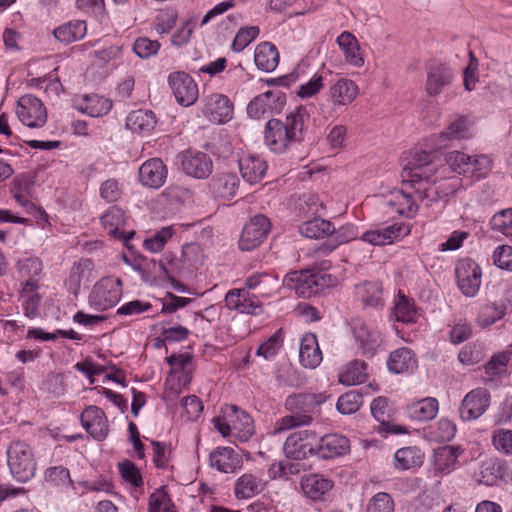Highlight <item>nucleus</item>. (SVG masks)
<instances>
[{"mask_svg":"<svg viewBox=\"0 0 512 512\" xmlns=\"http://www.w3.org/2000/svg\"><path fill=\"white\" fill-rule=\"evenodd\" d=\"M156 125L155 114L151 110L132 111L126 120V127L139 134L151 132Z\"/></svg>","mask_w":512,"mask_h":512,"instance_id":"nucleus-36","label":"nucleus"},{"mask_svg":"<svg viewBox=\"0 0 512 512\" xmlns=\"http://www.w3.org/2000/svg\"><path fill=\"white\" fill-rule=\"evenodd\" d=\"M33 185V177L29 174H22L13 180L11 193L17 203L24 207L28 214L42 218L46 216V213L29 200Z\"/></svg>","mask_w":512,"mask_h":512,"instance_id":"nucleus-18","label":"nucleus"},{"mask_svg":"<svg viewBox=\"0 0 512 512\" xmlns=\"http://www.w3.org/2000/svg\"><path fill=\"white\" fill-rule=\"evenodd\" d=\"M37 286L35 280H27L22 290V305L24 314L29 318H34L38 314L41 302V296L35 292Z\"/></svg>","mask_w":512,"mask_h":512,"instance_id":"nucleus-46","label":"nucleus"},{"mask_svg":"<svg viewBox=\"0 0 512 512\" xmlns=\"http://www.w3.org/2000/svg\"><path fill=\"white\" fill-rule=\"evenodd\" d=\"M173 236V229L170 226L163 227L161 230L157 231L150 238L144 240L143 245L145 249L150 252L156 253L161 251L166 242Z\"/></svg>","mask_w":512,"mask_h":512,"instance_id":"nucleus-55","label":"nucleus"},{"mask_svg":"<svg viewBox=\"0 0 512 512\" xmlns=\"http://www.w3.org/2000/svg\"><path fill=\"white\" fill-rule=\"evenodd\" d=\"M335 226L322 218L314 217L300 226V233L307 238H322L333 234Z\"/></svg>","mask_w":512,"mask_h":512,"instance_id":"nucleus-44","label":"nucleus"},{"mask_svg":"<svg viewBox=\"0 0 512 512\" xmlns=\"http://www.w3.org/2000/svg\"><path fill=\"white\" fill-rule=\"evenodd\" d=\"M299 358L301 364L306 368L313 369L321 363L322 352L315 334L306 333L303 335L300 342Z\"/></svg>","mask_w":512,"mask_h":512,"instance_id":"nucleus-30","label":"nucleus"},{"mask_svg":"<svg viewBox=\"0 0 512 512\" xmlns=\"http://www.w3.org/2000/svg\"><path fill=\"white\" fill-rule=\"evenodd\" d=\"M454 74L449 66L443 63H433L427 69L425 90L429 96H437L451 84Z\"/></svg>","mask_w":512,"mask_h":512,"instance_id":"nucleus-22","label":"nucleus"},{"mask_svg":"<svg viewBox=\"0 0 512 512\" xmlns=\"http://www.w3.org/2000/svg\"><path fill=\"white\" fill-rule=\"evenodd\" d=\"M417 366V359L411 349L402 347L390 353L387 367L395 374L413 371Z\"/></svg>","mask_w":512,"mask_h":512,"instance_id":"nucleus-32","label":"nucleus"},{"mask_svg":"<svg viewBox=\"0 0 512 512\" xmlns=\"http://www.w3.org/2000/svg\"><path fill=\"white\" fill-rule=\"evenodd\" d=\"M325 400L326 397L323 394L314 393H298L288 396L285 400V408L290 414L275 423L272 434L277 435L298 426L309 425L312 422V414Z\"/></svg>","mask_w":512,"mask_h":512,"instance_id":"nucleus-2","label":"nucleus"},{"mask_svg":"<svg viewBox=\"0 0 512 512\" xmlns=\"http://www.w3.org/2000/svg\"><path fill=\"white\" fill-rule=\"evenodd\" d=\"M271 229L270 220L262 215H255L242 229L239 248L243 251H251L257 248L268 236Z\"/></svg>","mask_w":512,"mask_h":512,"instance_id":"nucleus-11","label":"nucleus"},{"mask_svg":"<svg viewBox=\"0 0 512 512\" xmlns=\"http://www.w3.org/2000/svg\"><path fill=\"white\" fill-rule=\"evenodd\" d=\"M366 363L360 360H353L348 363L339 374V382L343 385L353 386L366 381Z\"/></svg>","mask_w":512,"mask_h":512,"instance_id":"nucleus-42","label":"nucleus"},{"mask_svg":"<svg viewBox=\"0 0 512 512\" xmlns=\"http://www.w3.org/2000/svg\"><path fill=\"white\" fill-rule=\"evenodd\" d=\"M239 179L235 173H217L209 182L211 192L217 197L231 199L237 193Z\"/></svg>","mask_w":512,"mask_h":512,"instance_id":"nucleus-29","label":"nucleus"},{"mask_svg":"<svg viewBox=\"0 0 512 512\" xmlns=\"http://www.w3.org/2000/svg\"><path fill=\"white\" fill-rule=\"evenodd\" d=\"M83 428L97 441H103L109 433V423L104 411L94 405L81 413Z\"/></svg>","mask_w":512,"mask_h":512,"instance_id":"nucleus-17","label":"nucleus"},{"mask_svg":"<svg viewBox=\"0 0 512 512\" xmlns=\"http://www.w3.org/2000/svg\"><path fill=\"white\" fill-rule=\"evenodd\" d=\"M457 286L466 297H474L481 285L482 271L479 265L472 259H462L457 263Z\"/></svg>","mask_w":512,"mask_h":512,"instance_id":"nucleus-10","label":"nucleus"},{"mask_svg":"<svg viewBox=\"0 0 512 512\" xmlns=\"http://www.w3.org/2000/svg\"><path fill=\"white\" fill-rule=\"evenodd\" d=\"M353 335L361 353L368 357L375 354L382 342L381 334L364 323H358L353 327Z\"/></svg>","mask_w":512,"mask_h":512,"instance_id":"nucleus-26","label":"nucleus"},{"mask_svg":"<svg viewBox=\"0 0 512 512\" xmlns=\"http://www.w3.org/2000/svg\"><path fill=\"white\" fill-rule=\"evenodd\" d=\"M493 230L507 234L512 229V208L497 212L490 220Z\"/></svg>","mask_w":512,"mask_h":512,"instance_id":"nucleus-63","label":"nucleus"},{"mask_svg":"<svg viewBox=\"0 0 512 512\" xmlns=\"http://www.w3.org/2000/svg\"><path fill=\"white\" fill-rule=\"evenodd\" d=\"M264 489V482L252 474L242 475L235 484L237 498L248 499L259 494Z\"/></svg>","mask_w":512,"mask_h":512,"instance_id":"nucleus-45","label":"nucleus"},{"mask_svg":"<svg viewBox=\"0 0 512 512\" xmlns=\"http://www.w3.org/2000/svg\"><path fill=\"white\" fill-rule=\"evenodd\" d=\"M224 414H226L227 418H230L232 427L238 432L241 440L246 441L253 435V420L248 413L235 405H230L226 407Z\"/></svg>","mask_w":512,"mask_h":512,"instance_id":"nucleus-31","label":"nucleus"},{"mask_svg":"<svg viewBox=\"0 0 512 512\" xmlns=\"http://www.w3.org/2000/svg\"><path fill=\"white\" fill-rule=\"evenodd\" d=\"M461 451L458 447L444 446L434 456L435 468L443 474L449 473L455 466Z\"/></svg>","mask_w":512,"mask_h":512,"instance_id":"nucleus-47","label":"nucleus"},{"mask_svg":"<svg viewBox=\"0 0 512 512\" xmlns=\"http://www.w3.org/2000/svg\"><path fill=\"white\" fill-rule=\"evenodd\" d=\"M358 94L357 85L349 79L341 78L329 89V99L333 105H348Z\"/></svg>","mask_w":512,"mask_h":512,"instance_id":"nucleus-34","label":"nucleus"},{"mask_svg":"<svg viewBox=\"0 0 512 512\" xmlns=\"http://www.w3.org/2000/svg\"><path fill=\"white\" fill-rule=\"evenodd\" d=\"M167 167L160 158H151L139 168V181L143 186L158 189L166 181Z\"/></svg>","mask_w":512,"mask_h":512,"instance_id":"nucleus-20","label":"nucleus"},{"mask_svg":"<svg viewBox=\"0 0 512 512\" xmlns=\"http://www.w3.org/2000/svg\"><path fill=\"white\" fill-rule=\"evenodd\" d=\"M178 159L181 170L187 176L196 179H205L212 173V159L204 152L186 150L178 156Z\"/></svg>","mask_w":512,"mask_h":512,"instance_id":"nucleus-12","label":"nucleus"},{"mask_svg":"<svg viewBox=\"0 0 512 512\" xmlns=\"http://www.w3.org/2000/svg\"><path fill=\"white\" fill-rule=\"evenodd\" d=\"M310 114L304 106H298L289 112L285 121L272 118L267 121L264 129V143L276 154L284 153L292 143L304 139Z\"/></svg>","mask_w":512,"mask_h":512,"instance_id":"nucleus-1","label":"nucleus"},{"mask_svg":"<svg viewBox=\"0 0 512 512\" xmlns=\"http://www.w3.org/2000/svg\"><path fill=\"white\" fill-rule=\"evenodd\" d=\"M86 32L87 27L85 21L75 20L60 25L54 29L53 34L58 41L64 44H70L81 40L86 35Z\"/></svg>","mask_w":512,"mask_h":512,"instance_id":"nucleus-40","label":"nucleus"},{"mask_svg":"<svg viewBox=\"0 0 512 512\" xmlns=\"http://www.w3.org/2000/svg\"><path fill=\"white\" fill-rule=\"evenodd\" d=\"M332 487V481L319 474H311L301 480L303 493L314 501L322 500Z\"/></svg>","mask_w":512,"mask_h":512,"instance_id":"nucleus-35","label":"nucleus"},{"mask_svg":"<svg viewBox=\"0 0 512 512\" xmlns=\"http://www.w3.org/2000/svg\"><path fill=\"white\" fill-rule=\"evenodd\" d=\"M121 296V280L104 277L93 286L88 297V304L96 311H105L114 307L120 301Z\"/></svg>","mask_w":512,"mask_h":512,"instance_id":"nucleus-7","label":"nucleus"},{"mask_svg":"<svg viewBox=\"0 0 512 512\" xmlns=\"http://www.w3.org/2000/svg\"><path fill=\"white\" fill-rule=\"evenodd\" d=\"M446 163L454 172L475 180L487 177L492 170V159L485 154L469 155L452 151L446 155Z\"/></svg>","mask_w":512,"mask_h":512,"instance_id":"nucleus-5","label":"nucleus"},{"mask_svg":"<svg viewBox=\"0 0 512 512\" xmlns=\"http://www.w3.org/2000/svg\"><path fill=\"white\" fill-rule=\"evenodd\" d=\"M424 454L416 446H408L398 449L394 454V466L398 470H408L420 467Z\"/></svg>","mask_w":512,"mask_h":512,"instance_id":"nucleus-38","label":"nucleus"},{"mask_svg":"<svg viewBox=\"0 0 512 512\" xmlns=\"http://www.w3.org/2000/svg\"><path fill=\"white\" fill-rule=\"evenodd\" d=\"M401 225L393 224L383 228L369 230L361 235V240L372 245H386L403 234Z\"/></svg>","mask_w":512,"mask_h":512,"instance_id":"nucleus-37","label":"nucleus"},{"mask_svg":"<svg viewBox=\"0 0 512 512\" xmlns=\"http://www.w3.org/2000/svg\"><path fill=\"white\" fill-rule=\"evenodd\" d=\"M316 454L321 459H331L346 454L350 449L347 437L339 434L317 436Z\"/></svg>","mask_w":512,"mask_h":512,"instance_id":"nucleus-21","label":"nucleus"},{"mask_svg":"<svg viewBox=\"0 0 512 512\" xmlns=\"http://www.w3.org/2000/svg\"><path fill=\"white\" fill-rule=\"evenodd\" d=\"M366 512H394V502L388 493L379 492L370 499Z\"/></svg>","mask_w":512,"mask_h":512,"instance_id":"nucleus-58","label":"nucleus"},{"mask_svg":"<svg viewBox=\"0 0 512 512\" xmlns=\"http://www.w3.org/2000/svg\"><path fill=\"white\" fill-rule=\"evenodd\" d=\"M7 464L11 475L18 482L31 480L36 473L37 463L28 444L13 441L7 448Z\"/></svg>","mask_w":512,"mask_h":512,"instance_id":"nucleus-4","label":"nucleus"},{"mask_svg":"<svg viewBox=\"0 0 512 512\" xmlns=\"http://www.w3.org/2000/svg\"><path fill=\"white\" fill-rule=\"evenodd\" d=\"M427 188H423V192L420 188H417L414 193L407 190H396L391 192L389 199L386 201V205L391 208L392 211L403 215L405 217H412L418 211V201H422L426 197Z\"/></svg>","mask_w":512,"mask_h":512,"instance_id":"nucleus-16","label":"nucleus"},{"mask_svg":"<svg viewBox=\"0 0 512 512\" xmlns=\"http://www.w3.org/2000/svg\"><path fill=\"white\" fill-rule=\"evenodd\" d=\"M238 164L243 180L249 184L260 182L266 174L267 164L257 155H243L239 158Z\"/></svg>","mask_w":512,"mask_h":512,"instance_id":"nucleus-25","label":"nucleus"},{"mask_svg":"<svg viewBox=\"0 0 512 512\" xmlns=\"http://www.w3.org/2000/svg\"><path fill=\"white\" fill-rule=\"evenodd\" d=\"M355 297L365 308L383 307V290L377 281H365L355 286Z\"/></svg>","mask_w":512,"mask_h":512,"instance_id":"nucleus-27","label":"nucleus"},{"mask_svg":"<svg viewBox=\"0 0 512 512\" xmlns=\"http://www.w3.org/2000/svg\"><path fill=\"white\" fill-rule=\"evenodd\" d=\"M436 155L431 152H415L404 165L401 177L404 184L414 187L427 182L437 171Z\"/></svg>","mask_w":512,"mask_h":512,"instance_id":"nucleus-6","label":"nucleus"},{"mask_svg":"<svg viewBox=\"0 0 512 512\" xmlns=\"http://www.w3.org/2000/svg\"><path fill=\"white\" fill-rule=\"evenodd\" d=\"M119 472L121 477L134 487L143 485V480L139 469L131 461H124L119 463Z\"/></svg>","mask_w":512,"mask_h":512,"instance_id":"nucleus-61","label":"nucleus"},{"mask_svg":"<svg viewBox=\"0 0 512 512\" xmlns=\"http://www.w3.org/2000/svg\"><path fill=\"white\" fill-rule=\"evenodd\" d=\"M16 114L19 120L29 128H41L47 122V111L42 101L26 94L19 98Z\"/></svg>","mask_w":512,"mask_h":512,"instance_id":"nucleus-9","label":"nucleus"},{"mask_svg":"<svg viewBox=\"0 0 512 512\" xmlns=\"http://www.w3.org/2000/svg\"><path fill=\"white\" fill-rule=\"evenodd\" d=\"M132 48L138 57L148 59L158 53L160 43L147 37H139L135 40Z\"/></svg>","mask_w":512,"mask_h":512,"instance_id":"nucleus-57","label":"nucleus"},{"mask_svg":"<svg viewBox=\"0 0 512 512\" xmlns=\"http://www.w3.org/2000/svg\"><path fill=\"white\" fill-rule=\"evenodd\" d=\"M44 479L53 486L73 487L74 485L69 470L63 466H53L46 469Z\"/></svg>","mask_w":512,"mask_h":512,"instance_id":"nucleus-52","label":"nucleus"},{"mask_svg":"<svg viewBox=\"0 0 512 512\" xmlns=\"http://www.w3.org/2000/svg\"><path fill=\"white\" fill-rule=\"evenodd\" d=\"M333 277L314 270L291 271L285 275L283 285L294 290L299 297L310 298L333 285Z\"/></svg>","mask_w":512,"mask_h":512,"instance_id":"nucleus-3","label":"nucleus"},{"mask_svg":"<svg viewBox=\"0 0 512 512\" xmlns=\"http://www.w3.org/2000/svg\"><path fill=\"white\" fill-rule=\"evenodd\" d=\"M439 403L436 398L426 397L408 405V413L411 418L418 421H429L436 417Z\"/></svg>","mask_w":512,"mask_h":512,"instance_id":"nucleus-41","label":"nucleus"},{"mask_svg":"<svg viewBox=\"0 0 512 512\" xmlns=\"http://www.w3.org/2000/svg\"><path fill=\"white\" fill-rule=\"evenodd\" d=\"M339 47L345 55L346 61L356 67H361L364 64V59L359 54L360 46L356 37L348 32H342L336 40Z\"/></svg>","mask_w":512,"mask_h":512,"instance_id":"nucleus-39","label":"nucleus"},{"mask_svg":"<svg viewBox=\"0 0 512 512\" xmlns=\"http://www.w3.org/2000/svg\"><path fill=\"white\" fill-rule=\"evenodd\" d=\"M468 137L469 133L465 117H458L453 122H451L444 131L440 133V138L443 141L463 139Z\"/></svg>","mask_w":512,"mask_h":512,"instance_id":"nucleus-54","label":"nucleus"},{"mask_svg":"<svg viewBox=\"0 0 512 512\" xmlns=\"http://www.w3.org/2000/svg\"><path fill=\"white\" fill-rule=\"evenodd\" d=\"M491 395L485 388L471 390L463 398L459 407L460 418L464 421L476 420L482 416L490 406Z\"/></svg>","mask_w":512,"mask_h":512,"instance_id":"nucleus-15","label":"nucleus"},{"mask_svg":"<svg viewBox=\"0 0 512 512\" xmlns=\"http://www.w3.org/2000/svg\"><path fill=\"white\" fill-rule=\"evenodd\" d=\"M168 83L180 105L189 107L197 101L198 86L189 74L182 71L173 72L168 76Z\"/></svg>","mask_w":512,"mask_h":512,"instance_id":"nucleus-13","label":"nucleus"},{"mask_svg":"<svg viewBox=\"0 0 512 512\" xmlns=\"http://www.w3.org/2000/svg\"><path fill=\"white\" fill-rule=\"evenodd\" d=\"M494 447L507 455H512V430H495L492 437Z\"/></svg>","mask_w":512,"mask_h":512,"instance_id":"nucleus-62","label":"nucleus"},{"mask_svg":"<svg viewBox=\"0 0 512 512\" xmlns=\"http://www.w3.org/2000/svg\"><path fill=\"white\" fill-rule=\"evenodd\" d=\"M149 512H176L169 495L162 487L156 489L149 497Z\"/></svg>","mask_w":512,"mask_h":512,"instance_id":"nucleus-51","label":"nucleus"},{"mask_svg":"<svg viewBox=\"0 0 512 512\" xmlns=\"http://www.w3.org/2000/svg\"><path fill=\"white\" fill-rule=\"evenodd\" d=\"M286 103V95L278 90L266 91L254 97L247 106L249 117L259 119L267 113H279Z\"/></svg>","mask_w":512,"mask_h":512,"instance_id":"nucleus-14","label":"nucleus"},{"mask_svg":"<svg viewBox=\"0 0 512 512\" xmlns=\"http://www.w3.org/2000/svg\"><path fill=\"white\" fill-rule=\"evenodd\" d=\"M259 27L258 26H246L242 27L238 30L232 45L231 49L234 52L243 51L252 41L256 39L259 35Z\"/></svg>","mask_w":512,"mask_h":512,"instance_id":"nucleus-53","label":"nucleus"},{"mask_svg":"<svg viewBox=\"0 0 512 512\" xmlns=\"http://www.w3.org/2000/svg\"><path fill=\"white\" fill-rule=\"evenodd\" d=\"M282 342L281 332L278 331L258 347L257 355L262 356L266 360L272 359L281 348Z\"/></svg>","mask_w":512,"mask_h":512,"instance_id":"nucleus-59","label":"nucleus"},{"mask_svg":"<svg viewBox=\"0 0 512 512\" xmlns=\"http://www.w3.org/2000/svg\"><path fill=\"white\" fill-rule=\"evenodd\" d=\"M394 316L397 321L404 323L415 322L417 316L414 304L401 292H399L398 299L395 302Z\"/></svg>","mask_w":512,"mask_h":512,"instance_id":"nucleus-48","label":"nucleus"},{"mask_svg":"<svg viewBox=\"0 0 512 512\" xmlns=\"http://www.w3.org/2000/svg\"><path fill=\"white\" fill-rule=\"evenodd\" d=\"M203 112L212 122L224 123L231 119L233 105L229 98L223 94L206 96Z\"/></svg>","mask_w":512,"mask_h":512,"instance_id":"nucleus-23","label":"nucleus"},{"mask_svg":"<svg viewBox=\"0 0 512 512\" xmlns=\"http://www.w3.org/2000/svg\"><path fill=\"white\" fill-rule=\"evenodd\" d=\"M371 414L379 422L378 431L382 434H404L408 432L406 426L392 423L390 419L389 401L385 397H377L370 406Z\"/></svg>","mask_w":512,"mask_h":512,"instance_id":"nucleus-19","label":"nucleus"},{"mask_svg":"<svg viewBox=\"0 0 512 512\" xmlns=\"http://www.w3.org/2000/svg\"><path fill=\"white\" fill-rule=\"evenodd\" d=\"M254 62L257 68L264 72L274 71L279 63L276 46L270 42L259 43L255 48Z\"/></svg>","mask_w":512,"mask_h":512,"instance_id":"nucleus-33","label":"nucleus"},{"mask_svg":"<svg viewBox=\"0 0 512 512\" xmlns=\"http://www.w3.org/2000/svg\"><path fill=\"white\" fill-rule=\"evenodd\" d=\"M209 459L212 467L224 473H233L241 466V458L231 447H217Z\"/></svg>","mask_w":512,"mask_h":512,"instance_id":"nucleus-28","label":"nucleus"},{"mask_svg":"<svg viewBox=\"0 0 512 512\" xmlns=\"http://www.w3.org/2000/svg\"><path fill=\"white\" fill-rule=\"evenodd\" d=\"M511 359L510 351H502L494 354L485 365V371L491 376L502 375Z\"/></svg>","mask_w":512,"mask_h":512,"instance_id":"nucleus-56","label":"nucleus"},{"mask_svg":"<svg viewBox=\"0 0 512 512\" xmlns=\"http://www.w3.org/2000/svg\"><path fill=\"white\" fill-rule=\"evenodd\" d=\"M492 258L498 268L512 271V246L500 245L496 247Z\"/></svg>","mask_w":512,"mask_h":512,"instance_id":"nucleus-64","label":"nucleus"},{"mask_svg":"<svg viewBox=\"0 0 512 512\" xmlns=\"http://www.w3.org/2000/svg\"><path fill=\"white\" fill-rule=\"evenodd\" d=\"M455 434V423L447 418H441L437 422L436 429L433 432V438L438 442H448L455 437Z\"/></svg>","mask_w":512,"mask_h":512,"instance_id":"nucleus-60","label":"nucleus"},{"mask_svg":"<svg viewBox=\"0 0 512 512\" xmlns=\"http://www.w3.org/2000/svg\"><path fill=\"white\" fill-rule=\"evenodd\" d=\"M296 209L299 215L309 217L317 215L324 209V205L316 194L307 192L299 198Z\"/></svg>","mask_w":512,"mask_h":512,"instance_id":"nucleus-49","label":"nucleus"},{"mask_svg":"<svg viewBox=\"0 0 512 512\" xmlns=\"http://www.w3.org/2000/svg\"><path fill=\"white\" fill-rule=\"evenodd\" d=\"M317 434L312 430H301L291 433L284 445L283 450L287 458L303 460L316 454Z\"/></svg>","mask_w":512,"mask_h":512,"instance_id":"nucleus-8","label":"nucleus"},{"mask_svg":"<svg viewBox=\"0 0 512 512\" xmlns=\"http://www.w3.org/2000/svg\"><path fill=\"white\" fill-rule=\"evenodd\" d=\"M506 314V306L499 303H486L479 307L476 323L481 328H487L501 320Z\"/></svg>","mask_w":512,"mask_h":512,"instance_id":"nucleus-43","label":"nucleus"},{"mask_svg":"<svg viewBox=\"0 0 512 512\" xmlns=\"http://www.w3.org/2000/svg\"><path fill=\"white\" fill-rule=\"evenodd\" d=\"M362 404L363 394L358 390H351L339 397L337 409L341 414H352L358 411Z\"/></svg>","mask_w":512,"mask_h":512,"instance_id":"nucleus-50","label":"nucleus"},{"mask_svg":"<svg viewBox=\"0 0 512 512\" xmlns=\"http://www.w3.org/2000/svg\"><path fill=\"white\" fill-rule=\"evenodd\" d=\"M74 107L81 113L91 117H101L108 114L112 108V101L97 94H84L73 100Z\"/></svg>","mask_w":512,"mask_h":512,"instance_id":"nucleus-24","label":"nucleus"}]
</instances>
